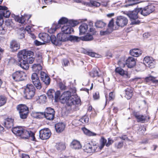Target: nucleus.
Masks as SVG:
<instances>
[{"instance_id":"19","label":"nucleus","mask_w":158,"mask_h":158,"mask_svg":"<svg viewBox=\"0 0 158 158\" xmlns=\"http://www.w3.org/2000/svg\"><path fill=\"white\" fill-rule=\"evenodd\" d=\"M40 77L41 80L46 85H48L50 84V78L44 72H40Z\"/></svg>"},{"instance_id":"9","label":"nucleus","mask_w":158,"mask_h":158,"mask_svg":"<svg viewBox=\"0 0 158 158\" xmlns=\"http://www.w3.org/2000/svg\"><path fill=\"white\" fill-rule=\"evenodd\" d=\"M98 147V145L96 143L91 142L85 144L83 148L85 152L91 153L94 152Z\"/></svg>"},{"instance_id":"59","label":"nucleus","mask_w":158,"mask_h":158,"mask_svg":"<svg viewBox=\"0 0 158 158\" xmlns=\"http://www.w3.org/2000/svg\"><path fill=\"white\" fill-rule=\"evenodd\" d=\"M146 130V129L144 127H142L141 126L139 127V129H138V130L139 131H140L142 132V133H143Z\"/></svg>"},{"instance_id":"36","label":"nucleus","mask_w":158,"mask_h":158,"mask_svg":"<svg viewBox=\"0 0 158 158\" xmlns=\"http://www.w3.org/2000/svg\"><path fill=\"white\" fill-rule=\"evenodd\" d=\"M82 130L85 134L89 136H94L96 135L95 133L90 131L85 127L82 128Z\"/></svg>"},{"instance_id":"5","label":"nucleus","mask_w":158,"mask_h":158,"mask_svg":"<svg viewBox=\"0 0 158 158\" xmlns=\"http://www.w3.org/2000/svg\"><path fill=\"white\" fill-rule=\"evenodd\" d=\"M68 35L63 32L58 33L57 35V38L54 35L52 36V39L53 40V44L55 45H58L61 44L62 42H66L68 41Z\"/></svg>"},{"instance_id":"12","label":"nucleus","mask_w":158,"mask_h":158,"mask_svg":"<svg viewBox=\"0 0 158 158\" xmlns=\"http://www.w3.org/2000/svg\"><path fill=\"white\" fill-rule=\"evenodd\" d=\"M44 113V116L47 119L52 120L54 119L55 111L54 110L51 108H47Z\"/></svg>"},{"instance_id":"56","label":"nucleus","mask_w":158,"mask_h":158,"mask_svg":"<svg viewBox=\"0 0 158 158\" xmlns=\"http://www.w3.org/2000/svg\"><path fill=\"white\" fill-rule=\"evenodd\" d=\"M89 31L90 32H92V35H94L96 34V31H95V29L90 27L89 30Z\"/></svg>"},{"instance_id":"31","label":"nucleus","mask_w":158,"mask_h":158,"mask_svg":"<svg viewBox=\"0 0 158 158\" xmlns=\"http://www.w3.org/2000/svg\"><path fill=\"white\" fill-rule=\"evenodd\" d=\"M32 70L36 73H39L40 72L42 69V67L40 64H35L32 66Z\"/></svg>"},{"instance_id":"17","label":"nucleus","mask_w":158,"mask_h":158,"mask_svg":"<svg viewBox=\"0 0 158 158\" xmlns=\"http://www.w3.org/2000/svg\"><path fill=\"white\" fill-rule=\"evenodd\" d=\"M155 62V60H153L152 57L150 56H146L143 60L144 64L147 67L150 68L154 67Z\"/></svg>"},{"instance_id":"21","label":"nucleus","mask_w":158,"mask_h":158,"mask_svg":"<svg viewBox=\"0 0 158 158\" xmlns=\"http://www.w3.org/2000/svg\"><path fill=\"white\" fill-rule=\"evenodd\" d=\"M20 47V44L19 42L15 40H12L10 43V48L12 51L15 52L19 49Z\"/></svg>"},{"instance_id":"6","label":"nucleus","mask_w":158,"mask_h":158,"mask_svg":"<svg viewBox=\"0 0 158 158\" xmlns=\"http://www.w3.org/2000/svg\"><path fill=\"white\" fill-rule=\"evenodd\" d=\"M56 30V29H49L48 30V31L50 33L54 32ZM54 36V35L50 34V35H48L47 33H40L39 35V38L42 40L44 43H49L51 41L52 43L53 44V40L52 37Z\"/></svg>"},{"instance_id":"8","label":"nucleus","mask_w":158,"mask_h":158,"mask_svg":"<svg viewBox=\"0 0 158 158\" xmlns=\"http://www.w3.org/2000/svg\"><path fill=\"white\" fill-rule=\"evenodd\" d=\"M13 79L16 82L24 81L27 79L26 73L22 71H18L14 73L12 75Z\"/></svg>"},{"instance_id":"46","label":"nucleus","mask_w":158,"mask_h":158,"mask_svg":"<svg viewBox=\"0 0 158 158\" xmlns=\"http://www.w3.org/2000/svg\"><path fill=\"white\" fill-rule=\"evenodd\" d=\"M107 140L104 137H102L101 140V146L100 148H103L104 146L106 145V143Z\"/></svg>"},{"instance_id":"50","label":"nucleus","mask_w":158,"mask_h":158,"mask_svg":"<svg viewBox=\"0 0 158 158\" xmlns=\"http://www.w3.org/2000/svg\"><path fill=\"white\" fill-rule=\"evenodd\" d=\"M114 25V20L113 19H112L109 21L108 25V27L109 28H111L113 27Z\"/></svg>"},{"instance_id":"37","label":"nucleus","mask_w":158,"mask_h":158,"mask_svg":"<svg viewBox=\"0 0 158 158\" xmlns=\"http://www.w3.org/2000/svg\"><path fill=\"white\" fill-rule=\"evenodd\" d=\"M55 147L58 150L60 151L64 150L66 148L65 145L62 143H56Z\"/></svg>"},{"instance_id":"25","label":"nucleus","mask_w":158,"mask_h":158,"mask_svg":"<svg viewBox=\"0 0 158 158\" xmlns=\"http://www.w3.org/2000/svg\"><path fill=\"white\" fill-rule=\"evenodd\" d=\"M81 40V37L70 35L68 36V41H69L72 43H77L79 42Z\"/></svg>"},{"instance_id":"22","label":"nucleus","mask_w":158,"mask_h":158,"mask_svg":"<svg viewBox=\"0 0 158 158\" xmlns=\"http://www.w3.org/2000/svg\"><path fill=\"white\" fill-rule=\"evenodd\" d=\"M125 64L128 68H133L136 64L135 59L133 57H129L126 60Z\"/></svg>"},{"instance_id":"13","label":"nucleus","mask_w":158,"mask_h":158,"mask_svg":"<svg viewBox=\"0 0 158 158\" xmlns=\"http://www.w3.org/2000/svg\"><path fill=\"white\" fill-rule=\"evenodd\" d=\"M31 79L33 83L37 89L40 90L41 89L42 86L38 73H33L31 76Z\"/></svg>"},{"instance_id":"18","label":"nucleus","mask_w":158,"mask_h":158,"mask_svg":"<svg viewBox=\"0 0 158 158\" xmlns=\"http://www.w3.org/2000/svg\"><path fill=\"white\" fill-rule=\"evenodd\" d=\"M139 13L138 8H136L134 10L128 12L126 15L130 18V20L136 19L138 18V14Z\"/></svg>"},{"instance_id":"38","label":"nucleus","mask_w":158,"mask_h":158,"mask_svg":"<svg viewBox=\"0 0 158 158\" xmlns=\"http://www.w3.org/2000/svg\"><path fill=\"white\" fill-rule=\"evenodd\" d=\"M6 97L4 95H0V107L4 106L7 101Z\"/></svg>"},{"instance_id":"35","label":"nucleus","mask_w":158,"mask_h":158,"mask_svg":"<svg viewBox=\"0 0 158 158\" xmlns=\"http://www.w3.org/2000/svg\"><path fill=\"white\" fill-rule=\"evenodd\" d=\"M90 76L93 78L95 77H101V75L98 72V71L96 69H94L92 71L89 73Z\"/></svg>"},{"instance_id":"64","label":"nucleus","mask_w":158,"mask_h":158,"mask_svg":"<svg viewBox=\"0 0 158 158\" xmlns=\"http://www.w3.org/2000/svg\"><path fill=\"white\" fill-rule=\"evenodd\" d=\"M34 43H35V44L37 46L40 45L42 44V42H41L40 41H39L37 40H35L34 41Z\"/></svg>"},{"instance_id":"51","label":"nucleus","mask_w":158,"mask_h":158,"mask_svg":"<svg viewBox=\"0 0 158 158\" xmlns=\"http://www.w3.org/2000/svg\"><path fill=\"white\" fill-rule=\"evenodd\" d=\"M93 98L94 100H96L99 98V93L98 92L95 93L93 95Z\"/></svg>"},{"instance_id":"29","label":"nucleus","mask_w":158,"mask_h":158,"mask_svg":"<svg viewBox=\"0 0 158 158\" xmlns=\"http://www.w3.org/2000/svg\"><path fill=\"white\" fill-rule=\"evenodd\" d=\"M130 53L132 56L137 57L140 55L142 52L139 49L136 48L131 50L130 51Z\"/></svg>"},{"instance_id":"20","label":"nucleus","mask_w":158,"mask_h":158,"mask_svg":"<svg viewBox=\"0 0 158 158\" xmlns=\"http://www.w3.org/2000/svg\"><path fill=\"white\" fill-rule=\"evenodd\" d=\"M62 32L66 35L70 34L74 32L73 29L70 26L68 25H64L61 28Z\"/></svg>"},{"instance_id":"27","label":"nucleus","mask_w":158,"mask_h":158,"mask_svg":"<svg viewBox=\"0 0 158 158\" xmlns=\"http://www.w3.org/2000/svg\"><path fill=\"white\" fill-rule=\"evenodd\" d=\"M68 19L67 18L64 17H62L60 19L58 22V25H57L55 27V29L58 28L60 27H61L60 25H62L66 23L68 24Z\"/></svg>"},{"instance_id":"10","label":"nucleus","mask_w":158,"mask_h":158,"mask_svg":"<svg viewBox=\"0 0 158 158\" xmlns=\"http://www.w3.org/2000/svg\"><path fill=\"white\" fill-rule=\"evenodd\" d=\"M139 13L144 16H146L149 15L155 9V7L153 5H148L143 8H139Z\"/></svg>"},{"instance_id":"15","label":"nucleus","mask_w":158,"mask_h":158,"mask_svg":"<svg viewBox=\"0 0 158 158\" xmlns=\"http://www.w3.org/2000/svg\"><path fill=\"white\" fill-rule=\"evenodd\" d=\"M51 135V131L48 128L41 129L39 131V137L42 140L48 139Z\"/></svg>"},{"instance_id":"61","label":"nucleus","mask_w":158,"mask_h":158,"mask_svg":"<svg viewBox=\"0 0 158 158\" xmlns=\"http://www.w3.org/2000/svg\"><path fill=\"white\" fill-rule=\"evenodd\" d=\"M114 98V95L113 94V92H110L109 94V101H110V100H112V99H113V98Z\"/></svg>"},{"instance_id":"23","label":"nucleus","mask_w":158,"mask_h":158,"mask_svg":"<svg viewBox=\"0 0 158 158\" xmlns=\"http://www.w3.org/2000/svg\"><path fill=\"white\" fill-rule=\"evenodd\" d=\"M80 35L85 34L88 29V25L85 23H82L79 27Z\"/></svg>"},{"instance_id":"26","label":"nucleus","mask_w":158,"mask_h":158,"mask_svg":"<svg viewBox=\"0 0 158 158\" xmlns=\"http://www.w3.org/2000/svg\"><path fill=\"white\" fill-rule=\"evenodd\" d=\"M156 77L150 75L145 78L144 81L146 83H149L150 81H152L153 83L158 85V80L155 79Z\"/></svg>"},{"instance_id":"2","label":"nucleus","mask_w":158,"mask_h":158,"mask_svg":"<svg viewBox=\"0 0 158 158\" xmlns=\"http://www.w3.org/2000/svg\"><path fill=\"white\" fill-rule=\"evenodd\" d=\"M34 53L31 51L26 49L19 52L18 53V64L21 67L25 70L28 69L29 64H32L34 60L32 57Z\"/></svg>"},{"instance_id":"62","label":"nucleus","mask_w":158,"mask_h":158,"mask_svg":"<svg viewBox=\"0 0 158 158\" xmlns=\"http://www.w3.org/2000/svg\"><path fill=\"white\" fill-rule=\"evenodd\" d=\"M59 86L61 89H65L66 86L62 82H60L59 83Z\"/></svg>"},{"instance_id":"47","label":"nucleus","mask_w":158,"mask_h":158,"mask_svg":"<svg viewBox=\"0 0 158 158\" xmlns=\"http://www.w3.org/2000/svg\"><path fill=\"white\" fill-rule=\"evenodd\" d=\"M54 94H55V101H56L59 98L60 99V91H57L56 92H55Z\"/></svg>"},{"instance_id":"39","label":"nucleus","mask_w":158,"mask_h":158,"mask_svg":"<svg viewBox=\"0 0 158 158\" xmlns=\"http://www.w3.org/2000/svg\"><path fill=\"white\" fill-rule=\"evenodd\" d=\"M79 23V22L77 20L73 19L68 20V24H69L71 27H74Z\"/></svg>"},{"instance_id":"41","label":"nucleus","mask_w":158,"mask_h":158,"mask_svg":"<svg viewBox=\"0 0 158 158\" xmlns=\"http://www.w3.org/2000/svg\"><path fill=\"white\" fill-rule=\"evenodd\" d=\"M139 0H128V2L130 3L127 4L125 5V7H127L130 6H133L134 5H136L139 3L140 2H139Z\"/></svg>"},{"instance_id":"43","label":"nucleus","mask_w":158,"mask_h":158,"mask_svg":"<svg viewBox=\"0 0 158 158\" xmlns=\"http://www.w3.org/2000/svg\"><path fill=\"white\" fill-rule=\"evenodd\" d=\"M89 117L87 115H85L79 119V121L85 124L89 122Z\"/></svg>"},{"instance_id":"24","label":"nucleus","mask_w":158,"mask_h":158,"mask_svg":"<svg viewBox=\"0 0 158 158\" xmlns=\"http://www.w3.org/2000/svg\"><path fill=\"white\" fill-rule=\"evenodd\" d=\"M55 127L56 132L61 133L64 130L65 125L63 123H59L55 124Z\"/></svg>"},{"instance_id":"16","label":"nucleus","mask_w":158,"mask_h":158,"mask_svg":"<svg viewBox=\"0 0 158 158\" xmlns=\"http://www.w3.org/2000/svg\"><path fill=\"white\" fill-rule=\"evenodd\" d=\"M8 8L5 6L0 5V19H2L4 17L9 18L10 14Z\"/></svg>"},{"instance_id":"11","label":"nucleus","mask_w":158,"mask_h":158,"mask_svg":"<svg viewBox=\"0 0 158 158\" xmlns=\"http://www.w3.org/2000/svg\"><path fill=\"white\" fill-rule=\"evenodd\" d=\"M31 15L24 14V15H21L20 17L19 15H14V18L15 20L22 24H26L28 21L29 19L31 17Z\"/></svg>"},{"instance_id":"48","label":"nucleus","mask_w":158,"mask_h":158,"mask_svg":"<svg viewBox=\"0 0 158 158\" xmlns=\"http://www.w3.org/2000/svg\"><path fill=\"white\" fill-rule=\"evenodd\" d=\"M131 22L130 23V25H136L139 24L140 23V21L139 20H136V19H135L131 20Z\"/></svg>"},{"instance_id":"42","label":"nucleus","mask_w":158,"mask_h":158,"mask_svg":"<svg viewBox=\"0 0 158 158\" xmlns=\"http://www.w3.org/2000/svg\"><path fill=\"white\" fill-rule=\"evenodd\" d=\"M123 141L121 140L118 141L114 143V147L117 149H120L122 148L123 145Z\"/></svg>"},{"instance_id":"52","label":"nucleus","mask_w":158,"mask_h":158,"mask_svg":"<svg viewBox=\"0 0 158 158\" xmlns=\"http://www.w3.org/2000/svg\"><path fill=\"white\" fill-rule=\"evenodd\" d=\"M113 143V140L111 139L110 138H109L108 139V142L106 144V147H108L111 145Z\"/></svg>"},{"instance_id":"54","label":"nucleus","mask_w":158,"mask_h":158,"mask_svg":"<svg viewBox=\"0 0 158 158\" xmlns=\"http://www.w3.org/2000/svg\"><path fill=\"white\" fill-rule=\"evenodd\" d=\"M110 32L108 31L107 29L105 31H101L100 32V35H104L109 34Z\"/></svg>"},{"instance_id":"45","label":"nucleus","mask_w":158,"mask_h":158,"mask_svg":"<svg viewBox=\"0 0 158 158\" xmlns=\"http://www.w3.org/2000/svg\"><path fill=\"white\" fill-rule=\"evenodd\" d=\"M86 53L89 56L92 57H98V55L94 52H92L91 50L86 51Z\"/></svg>"},{"instance_id":"58","label":"nucleus","mask_w":158,"mask_h":158,"mask_svg":"<svg viewBox=\"0 0 158 158\" xmlns=\"http://www.w3.org/2000/svg\"><path fill=\"white\" fill-rule=\"evenodd\" d=\"M63 62L64 65L65 66H68L69 64V61L67 59H65L63 60Z\"/></svg>"},{"instance_id":"44","label":"nucleus","mask_w":158,"mask_h":158,"mask_svg":"<svg viewBox=\"0 0 158 158\" xmlns=\"http://www.w3.org/2000/svg\"><path fill=\"white\" fill-rule=\"evenodd\" d=\"M115 71L121 75H123L125 74V71L121 67H117L115 69Z\"/></svg>"},{"instance_id":"32","label":"nucleus","mask_w":158,"mask_h":158,"mask_svg":"<svg viewBox=\"0 0 158 158\" xmlns=\"http://www.w3.org/2000/svg\"><path fill=\"white\" fill-rule=\"evenodd\" d=\"M106 25V23L102 20H97L95 23V26L97 28H102Z\"/></svg>"},{"instance_id":"28","label":"nucleus","mask_w":158,"mask_h":158,"mask_svg":"<svg viewBox=\"0 0 158 158\" xmlns=\"http://www.w3.org/2000/svg\"><path fill=\"white\" fill-rule=\"evenodd\" d=\"M70 146L72 148L75 149H79L81 148V146L80 142L76 140H73L71 142Z\"/></svg>"},{"instance_id":"7","label":"nucleus","mask_w":158,"mask_h":158,"mask_svg":"<svg viewBox=\"0 0 158 158\" xmlns=\"http://www.w3.org/2000/svg\"><path fill=\"white\" fill-rule=\"evenodd\" d=\"M16 108L19 112L20 118L22 119L26 118L29 113L28 108L25 105L19 104L17 106Z\"/></svg>"},{"instance_id":"60","label":"nucleus","mask_w":158,"mask_h":158,"mask_svg":"<svg viewBox=\"0 0 158 158\" xmlns=\"http://www.w3.org/2000/svg\"><path fill=\"white\" fill-rule=\"evenodd\" d=\"M39 99L40 100H41L42 102L45 101L46 99V97L45 95H42L40 96Z\"/></svg>"},{"instance_id":"57","label":"nucleus","mask_w":158,"mask_h":158,"mask_svg":"<svg viewBox=\"0 0 158 158\" xmlns=\"http://www.w3.org/2000/svg\"><path fill=\"white\" fill-rule=\"evenodd\" d=\"M43 2L47 4H49L51 3L52 2H55L54 0H42Z\"/></svg>"},{"instance_id":"63","label":"nucleus","mask_w":158,"mask_h":158,"mask_svg":"<svg viewBox=\"0 0 158 158\" xmlns=\"http://www.w3.org/2000/svg\"><path fill=\"white\" fill-rule=\"evenodd\" d=\"M119 138L123 140H125L126 139H128V138L126 135H123L121 136H120Z\"/></svg>"},{"instance_id":"30","label":"nucleus","mask_w":158,"mask_h":158,"mask_svg":"<svg viewBox=\"0 0 158 158\" xmlns=\"http://www.w3.org/2000/svg\"><path fill=\"white\" fill-rule=\"evenodd\" d=\"M93 39L92 35L90 33H87L86 35L81 37V40L83 41H90L92 40Z\"/></svg>"},{"instance_id":"55","label":"nucleus","mask_w":158,"mask_h":158,"mask_svg":"<svg viewBox=\"0 0 158 158\" xmlns=\"http://www.w3.org/2000/svg\"><path fill=\"white\" fill-rule=\"evenodd\" d=\"M91 3L93 6L96 7H98L100 5V4L99 2L96 1H92Z\"/></svg>"},{"instance_id":"34","label":"nucleus","mask_w":158,"mask_h":158,"mask_svg":"<svg viewBox=\"0 0 158 158\" xmlns=\"http://www.w3.org/2000/svg\"><path fill=\"white\" fill-rule=\"evenodd\" d=\"M150 118L149 116L148 117L143 115H139L138 118L137 119L138 122H141L142 123H144L146 121L148 122Z\"/></svg>"},{"instance_id":"33","label":"nucleus","mask_w":158,"mask_h":158,"mask_svg":"<svg viewBox=\"0 0 158 158\" xmlns=\"http://www.w3.org/2000/svg\"><path fill=\"white\" fill-rule=\"evenodd\" d=\"M125 97L127 99H130L132 96L133 89L131 87H129L125 90Z\"/></svg>"},{"instance_id":"40","label":"nucleus","mask_w":158,"mask_h":158,"mask_svg":"<svg viewBox=\"0 0 158 158\" xmlns=\"http://www.w3.org/2000/svg\"><path fill=\"white\" fill-rule=\"evenodd\" d=\"M55 93V91L54 89H49L47 92V94L48 97L52 100L54 98V95Z\"/></svg>"},{"instance_id":"49","label":"nucleus","mask_w":158,"mask_h":158,"mask_svg":"<svg viewBox=\"0 0 158 158\" xmlns=\"http://www.w3.org/2000/svg\"><path fill=\"white\" fill-rule=\"evenodd\" d=\"M38 116V118H41L44 117V113L40 112H35Z\"/></svg>"},{"instance_id":"4","label":"nucleus","mask_w":158,"mask_h":158,"mask_svg":"<svg viewBox=\"0 0 158 158\" xmlns=\"http://www.w3.org/2000/svg\"><path fill=\"white\" fill-rule=\"evenodd\" d=\"M35 92V87L32 84H27L24 90V97L27 99H31L34 96Z\"/></svg>"},{"instance_id":"3","label":"nucleus","mask_w":158,"mask_h":158,"mask_svg":"<svg viewBox=\"0 0 158 158\" xmlns=\"http://www.w3.org/2000/svg\"><path fill=\"white\" fill-rule=\"evenodd\" d=\"M73 96L71 95V92L69 91H64L60 96V99L63 103H66L68 106L72 105H81V99L80 98H74Z\"/></svg>"},{"instance_id":"14","label":"nucleus","mask_w":158,"mask_h":158,"mask_svg":"<svg viewBox=\"0 0 158 158\" xmlns=\"http://www.w3.org/2000/svg\"><path fill=\"white\" fill-rule=\"evenodd\" d=\"M128 22V20L126 17L119 16L117 17L116 23L118 26L123 27L127 25Z\"/></svg>"},{"instance_id":"53","label":"nucleus","mask_w":158,"mask_h":158,"mask_svg":"<svg viewBox=\"0 0 158 158\" xmlns=\"http://www.w3.org/2000/svg\"><path fill=\"white\" fill-rule=\"evenodd\" d=\"M118 64L120 67H124L125 65V61H122V60H120L118 61Z\"/></svg>"},{"instance_id":"1","label":"nucleus","mask_w":158,"mask_h":158,"mask_svg":"<svg viewBox=\"0 0 158 158\" xmlns=\"http://www.w3.org/2000/svg\"><path fill=\"white\" fill-rule=\"evenodd\" d=\"M14 121V119L11 118H7L4 122L5 127L7 129L12 127V130L13 133L17 136H19L22 139H29L31 140H35V134L33 132L18 127H13Z\"/></svg>"}]
</instances>
